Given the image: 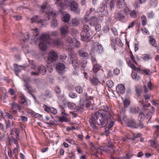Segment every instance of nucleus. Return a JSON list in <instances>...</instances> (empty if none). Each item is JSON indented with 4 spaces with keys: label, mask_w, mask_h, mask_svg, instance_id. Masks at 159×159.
Wrapping results in <instances>:
<instances>
[{
    "label": "nucleus",
    "mask_w": 159,
    "mask_h": 159,
    "mask_svg": "<svg viewBox=\"0 0 159 159\" xmlns=\"http://www.w3.org/2000/svg\"><path fill=\"white\" fill-rule=\"evenodd\" d=\"M117 1L116 6L119 8L123 9L125 8L126 5L124 0H116Z\"/></svg>",
    "instance_id": "obj_18"
},
{
    "label": "nucleus",
    "mask_w": 159,
    "mask_h": 159,
    "mask_svg": "<svg viewBox=\"0 0 159 159\" xmlns=\"http://www.w3.org/2000/svg\"><path fill=\"white\" fill-rule=\"evenodd\" d=\"M114 0H111L108 3V7L107 9V12L109 11L110 13L113 12V10L114 9L115 7Z\"/></svg>",
    "instance_id": "obj_15"
},
{
    "label": "nucleus",
    "mask_w": 159,
    "mask_h": 159,
    "mask_svg": "<svg viewBox=\"0 0 159 159\" xmlns=\"http://www.w3.org/2000/svg\"><path fill=\"white\" fill-rule=\"evenodd\" d=\"M135 91L137 96H140V93L142 92V88L140 86H138L136 88Z\"/></svg>",
    "instance_id": "obj_31"
},
{
    "label": "nucleus",
    "mask_w": 159,
    "mask_h": 159,
    "mask_svg": "<svg viewBox=\"0 0 159 159\" xmlns=\"http://www.w3.org/2000/svg\"><path fill=\"white\" fill-rule=\"evenodd\" d=\"M130 57L132 61L136 64V62L134 60V57L131 52H130Z\"/></svg>",
    "instance_id": "obj_56"
},
{
    "label": "nucleus",
    "mask_w": 159,
    "mask_h": 159,
    "mask_svg": "<svg viewBox=\"0 0 159 159\" xmlns=\"http://www.w3.org/2000/svg\"><path fill=\"white\" fill-rule=\"evenodd\" d=\"M14 66L15 73L16 75L18 76V73L20 71L23 67L21 66H19L17 64H14Z\"/></svg>",
    "instance_id": "obj_20"
},
{
    "label": "nucleus",
    "mask_w": 159,
    "mask_h": 159,
    "mask_svg": "<svg viewBox=\"0 0 159 159\" xmlns=\"http://www.w3.org/2000/svg\"><path fill=\"white\" fill-rule=\"evenodd\" d=\"M9 143L11 144L12 143H14L16 145H18L17 141L13 137L11 136L8 138Z\"/></svg>",
    "instance_id": "obj_27"
},
{
    "label": "nucleus",
    "mask_w": 159,
    "mask_h": 159,
    "mask_svg": "<svg viewBox=\"0 0 159 159\" xmlns=\"http://www.w3.org/2000/svg\"><path fill=\"white\" fill-rule=\"evenodd\" d=\"M106 84L109 88L112 87L114 85V84L111 80H108L106 82Z\"/></svg>",
    "instance_id": "obj_41"
},
{
    "label": "nucleus",
    "mask_w": 159,
    "mask_h": 159,
    "mask_svg": "<svg viewBox=\"0 0 159 159\" xmlns=\"http://www.w3.org/2000/svg\"><path fill=\"white\" fill-rule=\"evenodd\" d=\"M63 20H70V16L69 14L67 13L63 14Z\"/></svg>",
    "instance_id": "obj_43"
},
{
    "label": "nucleus",
    "mask_w": 159,
    "mask_h": 159,
    "mask_svg": "<svg viewBox=\"0 0 159 159\" xmlns=\"http://www.w3.org/2000/svg\"><path fill=\"white\" fill-rule=\"evenodd\" d=\"M70 60L74 68L75 69L77 68L78 67L79 65L76 57L73 55H71L70 56Z\"/></svg>",
    "instance_id": "obj_14"
},
{
    "label": "nucleus",
    "mask_w": 159,
    "mask_h": 159,
    "mask_svg": "<svg viewBox=\"0 0 159 159\" xmlns=\"http://www.w3.org/2000/svg\"><path fill=\"white\" fill-rule=\"evenodd\" d=\"M11 109H15L19 111H21V106H20L19 104L16 103L15 102H13L11 104Z\"/></svg>",
    "instance_id": "obj_24"
},
{
    "label": "nucleus",
    "mask_w": 159,
    "mask_h": 159,
    "mask_svg": "<svg viewBox=\"0 0 159 159\" xmlns=\"http://www.w3.org/2000/svg\"><path fill=\"white\" fill-rule=\"evenodd\" d=\"M76 91L79 94L83 92V88L80 86H77L75 88Z\"/></svg>",
    "instance_id": "obj_37"
},
{
    "label": "nucleus",
    "mask_w": 159,
    "mask_h": 159,
    "mask_svg": "<svg viewBox=\"0 0 159 159\" xmlns=\"http://www.w3.org/2000/svg\"><path fill=\"white\" fill-rule=\"evenodd\" d=\"M80 98V101L82 100L83 99L85 100L86 101L89 100H92L93 98V97L89 96L86 93H84L82 94Z\"/></svg>",
    "instance_id": "obj_16"
},
{
    "label": "nucleus",
    "mask_w": 159,
    "mask_h": 159,
    "mask_svg": "<svg viewBox=\"0 0 159 159\" xmlns=\"http://www.w3.org/2000/svg\"><path fill=\"white\" fill-rule=\"evenodd\" d=\"M129 66L131 68L134 69V70H136V67L132 63V62L129 61L128 63Z\"/></svg>",
    "instance_id": "obj_54"
},
{
    "label": "nucleus",
    "mask_w": 159,
    "mask_h": 159,
    "mask_svg": "<svg viewBox=\"0 0 159 159\" xmlns=\"http://www.w3.org/2000/svg\"><path fill=\"white\" fill-rule=\"evenodd\" d=\"M58 58V55L57 52L52 50L48 54L47 61L48 63H52L57 60Z\"/></svg>",
    "instance_id": "obj_5"
},
{
    "label": "nucleus",
    "mask_w": 159,
    "mask_h": 159,
    "mask_svg": "<svg viewBox=\"0 0 159 159\" xmlns=\"http://www.w3.org/2000/svg\"><path fill=\"white\" fill-rule=\"evenodd\" d=\"M90 28L88 25L85 24L84 25L83 31L84 32H89Z\"/></svg>",
    "instance_id": "obj_49"
},
{
    "label": "nucleus",
    "mask_w": 159,
    "mask_h": 159,
    "mask_svg": "<svg viewBox=\"0 0 159 159\" xmlns=\"http://www.w3.org/2000/svg\"><path fill=\"white\" fill-rule=\"evenodd\" d=\"M58 24L57 20H52L51 23V26L52 28H55L57 26Z\"/></svg>",
    "instance_id": "obj_47"
},
{
    "label": "nucleus",
    "mask_w": 159,
    "mask_h": 159,
    "mask_svg": "<svg viewBox=\"0 0 159 159\" xmlns=\"http://www.w3.org/2000/svg\"><path fill=\"white\" fill-rule=\"evenodd\" d=\"M143 91L144 94L143 95V96L145 100L149 99L150 98L151 94L150 93H147L148 90L147 87L145 85H144L143 87Z\"/></svg>",
    "instance_id": "obj_17"
},
{
    "label": "nucleus",
    "mask_w": 159,
    "mask_h": 159,
    "mask_svg": "<svg viewBox=\"0 0 159 159\" xmlns=\"http://www.w3.org/2000/svg\"><path fill=\"white\" fill-rule=\"evenodd\" d=\"M140 108L139 107H133L130 109V112L132 114H137L139 112Z\"/></svg>",
    "instance_id": "obj_23"
},
{
    "label": "nucleus",
    "mask_w": 159,
    "mask_h": 159,
    "mask_svg": "<svg viewBox=\"0 0 159 159\" xmlns=\"http://www.w3.org/2000/svg\"><path fill=\"white\" fill-rule=\"evenodd\" d=\"M65 68L64 64L60 62L57 63L56 65V69L59 73H60V71H63Z\"/></svg>",
    "instance_id": "obj_19"
},
{
    "label": "nucleus",
    "mask_w": 159,
    "mask_h": 159,
    "mask_svg": "<svg viewBox=\"0 0 159 159\" xmlns=\"http://www.w3.org/2000/svg\"><path fill=\"white\" fill-rule=\"evenodd\" d=\"M60 58L62 60V61H64V60H65L67 58V55L65 54L62 55L60 56Z\"/></svg>",
    "instance_id": "obj_63"
},
{
    "label": "nucleus",
    "mask_w": 159,
    "mask_h": 159,
    "mask_svg": "<svg viewBox=\"0 0 159 159\" xmlns=\"http://www.w3.org/2000/svg\"><path fill=\"white\" fill-rule=\"evenodd\" d=\"M127 125L128 126L133 128H137L139 126L137 125V123H136L135 121L134 120H129L127 123Z\"/></svg>",
    "instance_id": "obj_13"
},
{
    "label": "nucleus",
    "mask_w": 159,
    "mask_h": 159,
    "mask_svg": "<svg viewBox=\"0 0 159 159\" xmlns=\"http://www.w3.org/2000/svg\"><path fill=\"white\" fill-rule=\"evenodd\" d=\"M151 106V104L150 103H148L147 104H146L145 103L143 102V104L142 106V108L143 110L146 109L145 108V107H150Z\"/></svg>",
    "instance_id": "obj_55"
},
{
    "label": "nucleus",
    "mask_w": 159,
    "mask_h": 159,
    "mask_svg": "<svg viewBox=\"0 0 159 159\" xmlns=\"http://www.w3.org/2000/svg\"><path fill=\"white\" fill-rule=\"evenodd\" d=\"M130 101L129 100L126 99L124 101V105L125 108L127 107L129 105Z\"/></svg>",
    "instance_id": "obj_45"
},
{
    "label": "nucleus",
    "mask_w": 159,
    "mask_h": 159,
    "mask_svg": "<svg viewBox=\"0 0 159 159\" xmlns=\"http://www.w3.org/2000/svg\"><path fill=\"white\" fill-rule=\"evenodd\" d=\"M123 9L122 10V11L125 14H127L128 13H129V8L126 7V5H125V7L123 8Z\"/></svg>",
    "instance_id": "obj_52"
},
{
    "label": "nucleus",
    "mask_w": 159,
    "mask_h": 159,
    "mask_svg": "<svg viewBox=\"0 0 159 159\" xmlns=\"http://www.w3.org/2000/svg\"><path fill=\"white\" fill-rule=\"evenodd\" d=\"M65 37V41L68 43H73V40L71 38L68 36H66Z\"/></svg>",
    "instance_id": "obj_34"
},
{
    "label": "nucleus",
    "mask_w": 159,
    "mask_h": 159,
    "mask_svg": "<svg viewBox=\"0 0 159 159\" xmlns=\"http://www.w3.org/2000/svg\"><path fill=\"white\" fill-rule=\"evenodd\" d=\"M92 102L90 101L87 100L86 101L85 103V107L86 108H88L91 105Z\"/></svg>",
    "instance_id": "obj_53"
},
{
    "label": "nucleus",
    "mask_w": 159,
    "mask_h": 159,
    "mask_svg": "<svg viewBox=\"0 0 159 159\" xmlns=\"http://www.w3.org/2000/svg\"><path fill=\"white\" fill-rule=\"evenodd\" d=\"M90 81L91 83H92L94 85H97L98 84V83H99V81L98 79L94 77L91 79L90 80Z\"/></svg>",
    "instance_id": "obj_33"
},
{
    "label": "nucleus",
    "mask_w": 159,
    "mask_h": 159,
    "mask_svg": "<svg viewBox=\"0 0 159 159\" xmlns=\"http://www.w3.org/2000/svg\"><path fill=\"white\" fill-rule=\"evenodd\" d=\"M90 35L89 32L82 31L81 34V39L84 41L87 42Z\"/></svg>",
    "instance_id": "obj_12"
},
{
    "label": "nucleus",
    "mask_w": 159,
    "mask_h": 159,
    "mask_svg": "<svg viewBox=\"0 0 159 159\" xmlns=\"http://www.w3.org/2000/svg\"><path fill=\"white\" fill-rule=\"evenodd\" d=\"M61 34L62 36L65 37L69 32V28L67 26L61 27L60 29Z\"/></svg>",
    "instance_id": "obj_9"
},
{
    "label": "nucleus",
    "mask_w": 159,
    "mask_h": 159,
    "mask_svg": "<svg viewBox=\"0 0 159 159\" xmlns=\"http://www.w3.org/2000/svg\"><path fill=\"white\" fill-rule=\"evenodd\" d=\"M114 17L116 19H125V16L124 15L118 13H116L115 14Z\"/></svg>",
    "instance_id": "obj_30"
},
{
    "label": "nucleus",
    "mask_w": 159,
    "mask_h": 159,
    "mask_svg": "<svg viewBox=\"0 0 159 159\" xmlns=\"http://www.w3.org/2000/svg\"><path fill=\"white\" fill-rule=\"evenodd\" d=\"M145 118V116L144 113L142 112L139 113L138 118V123H137V125L141 128L145 127L143 123V121Z\"/></svg>",
    "instance_id": "obj_6"
},
{
    "label": "nucleus",
    "mask_w": 159,
    "mask_h": 159,
    "mask_svg": "<svg viewBox=\"0 0 159 159\" xmlns=\"http://www.w3.org/2000/svg\"><path fill=\"white\" fill-rule=\"evenodd\" d=\"M42 83V80L40 79H35L33 81V84L37 86L40 85Z\"/></svg>",
    "instance_id": "obj_38"
},
{
    "label": "nucleus",
    "mask_w": 159,
    "mask_h": 159,
    "mask_svg": "<svg viewBox=\"0 0 159 159\" xmlns=\"http://www.w3.org/2000/svg\"><path fill=\"white\" fill-rule=\"evenodd\" d=\"M24 86L25 87V90L28 93L30 94L32 92H36L35 89H33L32 86H31L28 83L25 84Z\"/></svg>",
    "instance_id": "obj_11"
},
{
    "label": "nucleus",
    "mask_w": 159,
    "mask_h": 159,
    "mask_svg": "<svg viewBox=\"0 0 159 159\" xmlns=\"http://www.w3.org/2000/svg\"><path fill=\"white\" fill-rule=\"evenodd\" d=\"M149 42L154 47H157V44H156V41L151 36H149Z\"/></svg>",
    "instance_id": "obj_28"
},
{
    "label": "nucleus",
    "mask_w": 159,
    "mask_h": 159,
    "mask_svg": "<svg viewBox=\"0 0 159 159\" xmlns=\"http://www.w3.org/2000/svg\"><path fill=\"white\" fill-rule=\"evenodd\" d=\"M93 65V72L94 73H96L100 69L101 66L97 63Z\"/></svg>",
    "instance_id": "obj_26"
},
{
    "label": "nucleus",
    "mask_w": 159,
    "mask_h": 159,
    "mask_svg": "<svg viewBox=\"0 0 159 159\" xmlns=\"http://www.w3.org/2000/svg\"><path fill=\"white\" fill-rule=\"evenodd\" d=\"M91 10V11L89 12V13H88V12L87 13V14L85 15V16H84V20H92L93 19H96V20H100L101 19L99 18V17H98L97 16H93V14L94 13V11H92V9H90V10Z\"/></svg>",
    "instance_id": "obj_7"
},
{
    "label": "nucleus",
    "mask_w": 159,
    "mask_h": 159,
    "mask_svg": "<svg viewBox=\"0 0 159 159\" xmlns=\"http://www.w3.org/2000/svg\"><path fill=\"white\" fill-rule=\"evenodd\" d=\"M116 90L119 94L124 93L125 90V85L122 84H118L116 86Z\"/></svg>",
    "instance_id": "obj_8"
},
{
    "label": "nucleus",
    "mask_w": 159,
    "mask_h": 159,
    "mask_svg": "<svg viewBox=\"0 0 159 159\" xmlns=\"http://www.w3.org/2000/svg\"><path fill=\"white\" fill-rule=\"evenodd\" d=\"M55 90L56 93L58 94H60L61 92V90L59 87L57 86L55 87Z\"/></svg>",
    "instance_id": "obj_61"
},
{
    "label": "nucleus",
    "mask_w": 159,
    "mask_h": 159,
    "mask_svg": "<svg viewBox=\"0 0 159 159\" xmlns=\"http://www.w3.org/2000/svg\"><path fill=\"white\" fill-rule=\"evenodd\" d=\"M69 96L70 98H76L77 96L75 93L73 92H70L69 94Z\"/></svg>",
    "instance_id": "obj_51"
},
{
    "label": "nucleus",
    "mask_w": 159,
    "mask_h": 159,
    "mask_svg": "<svg viewBox=\"0 0 159 159\" xmlns=\"http://www.w3.org/2000/svg\"><path fill=\"white\" fill-rule=\"evenodd\" d=\"M6 129L8 128L9 127H11V122L10 120H8L6 121Z\"/></svg>",
    "instance_id": "obj_57"
},
{
    "label": "nucleus",
    "mask_w": 159,
    "mask_h": 159,
    "mask_svg": "<svg viewBox=\"0 0 159 159\" xmlns=\"http://www.w3.org/2000/svg\"><path fill=\"white\" fill-rule=\"evenodd\" d=\"M120 70L117 68H115L113 70V73L114 74L117 75L120 73Z\"/></svg>",
    "instance_id": "obj_64"
},
{
    "label": "nucleus",
    "mask_w": 159,
    "mask_h": 159,
    "mask_svg": "<svg viewBox=\"0 0 159 159\" xmlns=\"http://www.w3.org/2000/svg\"><path fill=\"white\" fill-rule=\"evenodd\" d=\"M147 16L149 19H152L154 17V13L152 11L148 12L147 14Z\"/></svg>",
    "instance_id": "obj_46"
},
{
    "label": "nucleus",
    "mask_w": 159,
    "mask_h": 159,
    "mask_svg": "<svg viewBox=\"0 0 159 159\" xmlns=\"http://www.w3.org/2000/svg\"><path fill=\"white\" fill-rule=\"evenodd\" d=\"M131 76L133 79H135L137 80H138L140 78L139 76H137V74L135 73H132L131 74Z\"/></svg>",
    "instance_id": "obj_44"
},
{
    "label": "nucleus",
    "mask_w": 159,
    "mask_h": 159,
    "mask_svg": "<svg viewBox=\"0 0 159 159\" xmlns=\"http://www.w3.org/2000/svg\"><path fill=\"white\" fill-rule=\"evenodd\" d=\"M84 107V104L82 102H80L78 107L76 106L75 109L78 111H80L83 109Z\"/></svg>",
    "instance_id": "obj_32"
},
{
    "label": "nucleus",
    "mask_w": 159,
    "mask_h": 159,
    "mask_svg": "<svg viewBox=\"0 0 159 159\" xmlns=\"http://www.w3.org/2000/svg\"><path fill=\"white\" fill-rule=\"evenodd\" d=\"M49 36L47 33L43 34L40 38L39 44V49L43 51H45L47 48V44L49 43Z\"/></svg>",
    "instance_id": "obj_2"
},
{
    "label": "nucleus",
    "mask_w": 159,
    "mask_h": 159,
    "mask_svg": "<svg viewBox=\"0 0 159 159\" xmlns=\"http://www.w3.org/2000/svg\"><path fill=\"white\" fill-rule=\"evenodd\" d=\"M69 6L70 10L73 12L78 14H80V10L77 2L74 1H71L70 3Z\"/></svg>",
    "instance_id": "obj_4"
},
{
    "label": "nucleus",
    "mask_w": 159,
    "mask_h": 159,
    "mask_svg": "<svg viewBox=\"0 0 159 159\" xmlns=\"http://www.w3.org/2000/svg\"><path fill=\"white\" fill-rule=\"evenodd\" d=\"M102 108V110L96 111L93 115L92 118L89 120V122L91 126L94 129L96 128L94 125L95 124L104 127L109 123L105 128V132L109 133V130L114 123L111 115L112 112L111 109L106 105L103 106Z\"/></svg>",
    "instance_id": "obj_1"
},
{
    "label": "nucleus",
    "mask_w": 159,
    "mask_h": 159,
    "mask_svg": "<svg viewBox=\"0 0 159 159\" xmlns=\"http://www.w3.org/2000/svg\"><path fill=\"white\" fill-rule=\"evenodd\" d=\"M56 13L53 12H51L49 13H46L45 14V16L46 17L47 19L49 20L51 19V16H56Z\"/></svg>",
    "instance_id": "obj_29"
},
{
    "label": "nucleus",
    "mask_w": 159,
    "mask_h": 159,
    "mask_svg": "<svg viewBox=\"0 0 159 159\" xmlns=\"http://www.w3.org/2000/svg\"><path fill=\"white\" fill-rule=\"evenodd\" d=\"M107 0H104L103 1L102 5H101L99 7V10L100 12H103L107 8V4L108 3Z\"/></svg>",
    "instance_id": "obj_21"
},
{
    "label": "nucleus",
    "mask_w": 159,
    "mask_h": 159,
    "mask_svg": "<svg viewBox=\"0 0 159 159\" xmlns=\"http://www.w3.org/2000/svg\"><path fill=\"white\" fill-rule=\"evenodd\" d=\"M87 62L85 61H83L81 63V67L84 69L87 66Z\"/></svg>",
    "instance_id": "obj_62"
},
{
    "label": "nucleus",
    "mask_w": 159,
    "mask_h": 159,
    "mask_svg": "<svg viewBox=\"0 0 159 159\" xmlns=\"http://www.w3.org/2000/svg\"><path fill=\"white\" fill-rule=\"evenodd\" d=\"M56 1H57V2H56L55 4H59V7H61L62 10H64L65 8L67 7L66 4H64L61 3V0H56Z\"/></svg>",
    "instance_id": "obj_25"
},
{
    "label": "nucleus",
    "mask_w": 159,
    "mask_h": 159,
    "mask_svg": "<svg viewBox=\"0 0 159 159\" xmlns=\"http://www.w3.org/2000/svg\"><path fill=\"white\" fill-rule=\"evenodd\" d=\"M137 12L134 11L132 10L130 11V15L132 18H135L137 17Z\"/></svg>",
    "instance_id": "obj_40"
},
{
    "label": "nucleus",
    "mask_w": 159,
    "mask_h": 159,
    "mask_svg": "<svg viewBox=\"0 0 159 159\" xmlns=\"http://www.w3.org/2000/svg\"><path fill=\"white\" fill-rule=\"evenodd\" d=\"M158 3V0H150V5L153 7L157 6Z\"/></svg>",
    "instance_id": "obj_36"
},
{
    "label": "nucleus",
    "mask_w": 159,
    "mask_h": 159,
    "mask_svg": "<svg viewBox=\"0 0 159 159\" xmlns=\"http://www.w3.org/2000/svg\"><path fill=\"white\" fill-rule=\"evenodd\" d=\"M95 28L96 30L98 31H99L101 30V25L98 23L96 24Z\"/></svg>",
    "instance_id": "obj_59"
},
{
    "label": "nucleus",
    "mask_w": 159,
    "mask_h": 159,
    "mask_svg": "<svg viewBox=\"0 0 159 159\" xmlns=\"http://www.w3.org/2000/svg\"><path fill=\"white\" fill-rule=\"evenodd\" d=\"M93 46L91 49L90 54L93 53V54H99L101 53L103 50V48L101 44L98 42H93Z\"/></svg>",
    "instance_id": "obj_3"
},
{
    "label": "nucleus",
    "mask_w": 159,
    "mask_h": 159,
    "mask_svg": "<svg viewBox=\"0 0 159 159\" xmlns=\"http://www.w3.org/2000/svg\"><path fill=\"white\" fill-rule=\"evenodd\" d=\"M50 112L54 114H56L57 112L56 109L53 107H51Z\"/></svg>",
    "instance_id": "obj_60"
},
{
    "label": "nucleus",
    "mask_w": 159,
    "mask_h": 159,
    "mask_svg": "<svg viewBox=\"0 0 159 159\" xmlns=\"http://www.w3.org/2000/svg\"><path fill=\"white\" fill-rule=\"evenodd\" d=\"M45 96L47 98H50L52 97L51 93L48 90H46L45 93Z\"/></svg>",
    "instance_id": "obj_50"
},
{
    "label": "nucleus",
    "mask_w": 159,
    "mask_h": 159,
    "mask_svg": "<svg viewBox=\"0 0 159 159\" xmlns=\"http://www.w3.org/2000/svg\"><path fill=\"white\" fill-rule=\"evenodd\" d=\"M38 70L39 73L44 75L47 72V70L46 67L43 65H40L38 67Z\"/></svg>",
    "instance_id": "obj_22"
},
{
    "label": "nucleus",
    "mask_w": 159,
    "mask_h": 159,
    "mask_svg": "<svg viewBox=\"0 0 159 159\" xmlns=\"http://www.w3.org/2000/svg\"><path fill=\"white\" fill-rule=\"evenodd\" d=\"M151 145L152 147L155 148L159 149V146H156L155 141H150Z\"/></svg>",
    "instance_id": "obj_48"
},
{
    "label": "nucleus",
    "mask_w": 159,
    "mask_h": 159,
    "mask_svg": "<svg viewBox=\"0 0 159 159\" xmlns=\"http://www.w3.org/2000/svg\"><path fill=\"white\" fill-rule=\"evenodd\" d=\"M66 116H60L59 117L60 121L62 122H67L68 121V119L66 117Z\"/></svg>",
    "instance_id": "obj_39"
},
{
    "label": "nucleus",
    "mask_w": 159,
    "mask_h": 159,
    "mask_svg": "<svg viewBox=\"0 0 159 159\" xmlns=\"http://www.w3.org/2000/svg\"><path fill=\"white\" fill-rule=\"evenodd\" d=\"M65 22L69 23V21L72 22V25L74 26H77L79 24L78 20H63Z\"/></svg>",
    "instance_id": "obj_35"
},
{
    "label": "nucleus",
    "mask_w": 159,
    "mask_h": 159,
    "mask_svg": "<svg viewBox=\"0 0 159 159\" xmlns=\"http://www.w3.org/2000/svg\"><path fill=\"white\" fill-rule=\"evenodd\" d=\"M109 30L110 29L108 25H107L106 26L103 28V30L105 32H107L109 31Z\"/></svg>",
    "instance_id": "obj_58"
},
{
    "label": "nucleus",
    "mask_w": 159,
    "mask_h": 159,
    "mask_svg": "<svg viewBox=\"0 0 159 159\" xmlns=\"http://www.w3.org/2000/svg\"><path fill=\"white\" fill-rule=\"evenodd\" d=\"M68 107L69 108H70L71 109H75L76 108V105L73 103H68Z\"/></svg>",
    "instance_id": "obj_42"
},
{
    "label": "nucleus",
    "mask_w": 159,
    "mask_h": 159,
    "mask_svg": "<svg viewBox=\"0 0 159 159\" xmlns=\"http://www.w3.org/2000/svg\"><path fill=\"white\" fill-rule=\"evenodd\" d=\"M78 53L79 56L84 58L87 59L89 57V55L86 52L84 51L83 49L79 50L78 51Z\"/></svg>",
    "instance_id": "obj_10"
}]
</instances>
